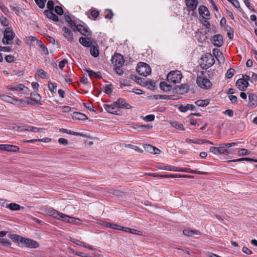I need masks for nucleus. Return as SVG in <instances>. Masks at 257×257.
Instances as JSON below:
<instances>
[{"instance_id":"nucleus-1","label":"nucleus","mask_w":257,"mask_h":257,"mask_svg":"<svg viewBox=\"0 0 257 257\" xmlns=\"http://www.w3.org/2000/svg\"><path fill=\"white\" fill-rule=\"evenodd\" d=\"M205 72L201 71L200 74H198L196 80V83L200 88L204 89H208L212 86L211 82L204 75Z\"/></svg>"},{"instance_id":"nucleus-2","label":"nucleus","mask_w":257,"mask_h":257,"mask_svg":"<svg viewBox=\"0 0 257 257\" xmlns=\"http://www.w3.org/2000/svg\"><path fill=\"white\" fill-rule=\"evenodd\" d=\"M239 142H233L231 143H224L219 145V154L228 155L232 154V152L229 148L235 146H237Z\"/></svg>"},{"instance_id":"nucleus-3","label":"nucleus","mask_w":257,"mask_h":257,"mask_svg":"<svg viewBox=\"0 0 257 257\" xmlns=\"http://www.w3.org/2000/svg\"><path fill=\"white\" fill-rule=\"evenodd\" d=\"M137 71L141 75L146 76L151 73V68L150 66L144 62H140L138 63Z\"/></svg>"},{"instance_id":"nucleus-4","label":"nucleus","mask_w":257,"mask_h":257,"mask_svg":"<svg viewBox=\"0 0 257 257\" xmlns=\"http://www.w3.org/2000/svg\"><path fill=\"white\" fill-rule=\"evenodd\" d=\"M182 75L180 71H171L167 75V80L169 82L177 83L180 82Z\"/></svg>"},{"instance_id":"nucleus-5","label":"nucleus","mask_w":257,"mask_h":257,"mask_svg":"<svg viewBox=\"0 0 257 257\" xmlns=\"http://www.w3.org/2000/svg\"><path fill=\"white\" fill-rule=\"evenodd\" d=\"M4 37L3 42L5 45H9L12 43L15 34L10 28H7L4 32Z\"/></svg>"},{"instance_id":"nucleus-6","label":"nucleus","mask_w":257,"mask_h":257,"mask_svg":"<svg viewBox=\"0 0 257 257\" xmlns=\"http://www.w3.org/2000/svg\"><path fill=\"white\" fill-rule=\"evenodd\" d=\"M111 62L114 66H122L124 63V58L120 54H115L111 58Z\"/></svg>"},{"instance_id":"nucleus-7","label":"nucleus","mask_w":257,"mask_h":257,"mask_svg":"<svg viewBox=\"0 0 257 257\" xmlns=\"http://www.w3.org/2000/svg\"><path fill=\"white\" fill-rule=\"evenodd\" d=\"M62 31L63 32V37H64L68 41H69L70 43L73 41V34L72 30L66 27H64L62 29Z\"/></svg>"},{"instance_id":"nucleus-8","label":"nucleus","mask_w":257,"mask_h":257,"mask_svg":"<svg viewBox=\"0 0 257 257\" xmlns=\"http://www.w3.org/2000/svg\"><path fill=\"white\" fill-rule=\"evenodd\" d=\"M39 246V244L37 241L31 239L25 238L24 240L23 243H22L21 245L22 247H28L33 248H38Z\"/></svg>"},{"instance_id":"nucleus-9","label":"nucleus","mask_w":257,"mask_h":257,"mask_svg":"<svg viewBox=\"0 0 257 257\" xmlns=\"http://www.w3.org/2000/svg\"><path fill=\"white\" fill-rule=\"evenodd\" d=\"M202 60L206 63L205 66L207 68L212 66L215 63V59L213 56L211 54L209 53H207L204 55L202 58Z\"/></svg>"},{"instance_id":"nucleus-10","label":"nucleus","mask_w":257,"mask_h":257,"mask_svg":"<svg viewBox=\"0 0 257 257\" xmlns=\"http://www.w3.org/2000/svg\"><path fill=\"white\" fill-rule=\"evenodd\" d=\"M8 89L12 91H23L24 93H27L29 91V88L22 84L9 86Z\"/></svg>"},{"instance_id":"nucleus-11","label":"nucleus","mask_w":257,"mask_h":257,"mask_svg":"<svg viewBox=\"0 0 257 257\" xmlns=\"http://www.w3.org/2000/svg\"><path fill=\"white\" fill-rule=\"evenodd\" d=\"M213 44L217 47H220L223 43V37L220 34H216L214 35L212 39Z\"/></svg>"},{"instance_id":"nucleus-12","label":"nucleus","mask_w":257,"mask_h":257,"mask_svg":"<svg viewBox=\"0 0 257 257\" xmlns=\"http://www.w3.org/2000/svg\"><path fill=\"white\" fill-rule=\"evenodd\" d=\"M212 53L215 57L217 60L219 64H223L225 61L224 57L222 52L217 48H214L213 49Z\"/></svg>"},{"instance_id":"nucleus-13","label":"nucleus","mask_w":257,"mask_h":257,"mask_svg":"<svg viewBox=\"0 0 257 257\" xmlns=\"http://www.w3.org/2000/svg\"><path fill=\"white\" fill-rule=\"evenodd\" d=\"M103 107L108 112L113 114H117L118 107L115 102L111 104H104Z\"/></svg>"},{"instance_id":"nucleus-14","label":"nucleus","mask_w":257,"mask_h":257,"mask_svg":"<svg viewBox=\"0 0 257 257\" xmlns=\"http://www.w3.org/2000/svg\"><path fill=\"white\" fill-rule=\"evenodd\" d=\"M75 29L84 36H88L90 35V31L89 28L82 25H77L75 27Z\"/></svg>"},{"instance_id":"nucleus-15","label":"nucleus","mask_w":257,"mask_h":257,"mask_svg":"<svg viewBox=\"0 0 257 257\" xmlns=\"http://www.w3.org/2000/svg\"><path fill=\"white\" fill-rule=\"evenodd\" d=\"M236 85L240 90L244 91L248 87L249 83L247 80L243 79H239L237 80Z\"/></svg>"},{"instance_id":"nucleus-16","label":"nucleus","mask_w":257,"mask_h":257,"mask_svg":"<svg viewBox=\"0 0 257 257\" xmlns=\"http://www.w3.org/2000/svg\"><path fill=\"white\" fill-rule=\"evenodd\" d=\"M199 13L202 17L206 19H208L210 14L209 12L206 7L201 6L198 9Z\"/></svg>"},{"instance_id":"nucleus-17","label":"nucleus","mask_w":257,"mask_h":257,"mask_svg":"<svg viewBox=\"0 0 257 257\" xmlns=\"http://www.w3.org/2000/svg\"><path fill=\"white\" fill-rule=\"evenodd\" d=\"M186 4L189 11H194L198 5L197 0H186Z\"/></svg>"},{"instance_id":"nucleus-18","label":"nucleus","mask_w":257,"mask_h":257,"mask_svg":"<svg viewBox=\"0 0 257 257\" xmlns=\"http://www.w3.org/2000/svg\"><path fill=\"white\" fill-rule=\"evenodd\" d=\"M249 106L254 107L257 105V95L254 93H250L248 96Z\"/></svg>"},{"instance_id":"nucleus-19","label":"nucleus","mask_w":257,"mask_h":257,"mask_svg":"<svg viewBox=\"0 0 257 257\" xmlns=\"http://www.w3.org/2000/svg\"><path fill=\"white\" fill-rule=\"evenodd\" d=\"M79 43L84 47H89L92 45V42L90 38L80 37L79 39Z\"/></svg>"},{"instance_id":"nucleus-20","label":"nucleus","mask_w":257,"mask_h":257,"mask_svg":"<svg viewBox=\"0 0 257 257\" xmlns=\"http://www.w3.org/2000/svg\"><path fill=\"white\" fill-rule=\"evenodd\" d=\"M178 108L180 111L185 112L188 110H195L196 106L191 104H187L186 105H180Z\"/></svg>"},{"instance_id":"nucleus-21","label":"nucleus","mask_w":257,"mask_h":257,"mask_svg":"<svg viewBox=\"0 0 257 257\" xmlns=\"http://www.w3.org/2000/svg\"><path fill=\"white\" fill-rule=\"evenodd\" d=\"M44 14L46 15L47 17L50 19L53 20L54 22H58L59 21V18L55 14L53 13V11H49V10H45L44 11Z\"/></svg>"},{"instance_id":"nucleus-22","label":"nucleus","mask_w":257,"mask_h":257,"mask_svg":"<svg viewBox=\"0 0 257 257\" xmlns=\"http://www.w3.org/2000/svg\"><path fill=\"white\" fill-rule=\"evenodd\" d=\"M19 150H20V148L17 146L5 144L4 151H7L8 152H16L19 151Z\"/></svg>"},{"instance_id":"nucleus-23","label":"nucleus","mask_w":257,"mask_h":257,"mask_svg":"<svg viewBox=\"0 0 257 257\" xmlns=\"http://www.w3.org/2000/svg\"><path fill=\"white\" fill-rule=\"evenodd\" d=\"M72 116L74 119L76 120H84L88 118L85 114L78 112L73 113Z\"/></svg>"},{"instance_id":"nucleus-24","label":"nucleus","mask_w":257,"mask_h":257,"mask_svg":"<svg viewBox=\"0 0 257 257\" xmlns=\"http://www.w3.org/2000/svg\"><path fill=\"white\" fill-rule=\"evenodd\" d=\"M65 19L67 22H68L70 26V27L72 29L73 31H76L75 27H76V24L75 21H73L71 19V17L69 15H65Z\"/></svg>"},{"instance_id":"nucleus-25","label":"nucleus","mask_w":257,"mask_h":257,"mask_svg":"<svg viewBox=\"0 0 257 257\" xmlns=\"http://www.w3.org/2000/svg\"><path fill=\"white\" fill-rule=\"evenodd\" d=\"M183 233L184 235L186 236H193L195 235H200L201 234V233L200 231L197 230H188V229H184L183 231Z\"/></svg>"},{"instance_id":"nucleus-26","label":"nucleus","mask_w":257,"mask_h":257,"mask_svg":"<svg viewBox=\"0 0 257 257\" xmlns=\"http://www.w3.org/2000/svg\"><path fill=\"white\" fill-rule=\"evenodd\" d=\"M3 98L4 100H5V101L14 104H15V102H20V103H22L23 102V100L14 98L11 96L8 95H4L3 96Z\"/></svg>"},{"instance_id":"nucleus-27","label":"nucleus","mask_w":257,"mask_h":257,"mask_svg":"<svg viewBox=\"0 0 257 257\" xmlns=\"http://www.w3.org/2000/svg\"><path fill=\"white\" fill-rule=\"evenodd\" d=\"M6 207L9 208L11 210H20L21 208L23 209L24 207L20 206L18 204L11 203L9 204H6Z\"/></svg>"},{"instance_id":"nucleus-28","label":"nucleus","mask_w":257,"mask_h":257,"mask_svg":"<svg viewBox=\"0 0 257 257\" xmlns=\"http://www.w3.org/2000/svg\"><path fill=\"white\" fill-rule=\"evenodd\" d=\"M160 87L161 90L165 92L169 91L172 89L171 85L168 84L165 81L161 82L160 83Z\"/></svg>"},{"instance_id":"nucleus-29","label":"nucleus","mask_w":257,"mask_h":257,"mask_svg":"<svg viewBox=\"0 0 257 257\" xmlns=\"http://www.w3.org/2000/svg\"><path fill=\"white\" fill-rule=\"evenodd\" d=\"M31 99L34 101L35 104H41V96L38 93H31Z\"/></svg>"},{"instance_id":"nucleus-30","label":"nucleus","mask_w":257,"mask_h":257,"mask_svg":"<svg viewBox=\"0 0 257 257\" xmlns=\"http://www.w3.org/2000/svg\"><path fill=\"white\" fill-rule=\"evenodd\" d=\"M195 103L198 106L205 107L209 104L210 101L209 99H199Z\"/></svg>"},{"instance_id":"nucleus-31","label":"nucleus","mask_w":257,"mask_h":257,"mask_svg":"<svg viewBox=\"0 0 257 257\" xmlns=\"http://www.w3.org/2000/svg\"><path fill=\"white\" fill-rule=\"evenodd\" d=\"M249 161V162H253L257 163V160L249 158H239L238 159L231 160L228 161L227 162L228 163L237 162H241V161Z\"/></svg>"},{"instance_id":"nucleus-32","label":"nucleus","mask_w":257,"mask_h":257,"mask_svg":"<svg viewBox=\"0 0 257 257\" xmlns=\"http://www.w3.org/2000/svg\"><path fill=\"white\" fill-rule=\"evenodd\" d=\"M160 178H181V177H189L192 178L193 177L190 176H186V175H182L180 174H169V175H164L160 176Z\"/></svg>"},{"instance_id":"nucleus-33","label":"nucleus","mask_w":257,"mask_h":257,"mask_svg":"<svg viewBox=\"0 0 257 257\" xmlns=\"http://www.w3.org/2000/svg\"><path fill=\"white\" fill-rule=\"evenodd\" d=\"M173 95H155L154 98L156 99H167V100H171V99H175L174 98H173Z\"/></svg>"},{"instance_id":"nucleus-34","label":"nucleus","mask_w":257,"mask_h":257,"mask_svg":"<svg viewBox=\"0 0 257 257\" xmlns=\"http://www.w3.org/2000/svg\"><path fill=\"white\" fill-rule=\"evenodd\" d=\"M49 215L53 216V217L59 219L60 216L61 214V212H58L57 210L52 209L48 212Z\"/></svg>"},{"instance_id":"nucleus-35","label":"nucleus","mask_w":257,"mask_h":257,"mask_svg":"<svg viewBox=\"0 0 257 257\" xmlns=\"http://www.w3.org/2000/svg\"><path fill=\"white\" fill-rule=\"evenodd\" d=\"M171 124L173 127L176 128L177 130L180 131L185 130L183 125L182 123H180L177 121H172V122H171Z\"/></svg>"},{"instance_id":"nucleus-36","label":"nucleus","mask_w":257,"mask_h":257,"mask_svg":"<svg viewBox=\"0 0 257 257\" xmlns=\"http://www.w3.org/2000/svg\"><path fill=\"white\" fill-rule=\"evenodd\" d=\"M90 54L94 57H97L99 55V51L97 47L95 46H90Z\"/></svg>"},{"instance_id":"nucleus-37","label":"nucleus","mask_w":257,"mask_h":257,"mask_svg":"<svg viewBox=\"0 0 257 257\" xmlns=\"http://www.w3.org/2000/svg\"><path fill=\"white\" fill-rule=\"evenodd\" d=\"M185 142L189 144H202L204 143V141L198 139H190L187 138L186 139Z\"/></svg>"},{"instance_id":"nucleus-38","label":"nucleus","mask_w":257,"mask_h":257,"mask_svg":"<svg viewBox=\"0 0 257 257\" xmlns=\"http://www.w3.org/2000/svg\"><path fill=\"white\" fill-rule=\"evenodd\" d=\"M185 172H187L191 174H201V175H207L208 173L205 172H201L197 170H193L190 169H186Z\"/></svg>"},{"instance_id":"nucleus-39","label":"nucleus","mask_w":257,"mask_h":257,"mask_svg":"<svg viewBox=\"0 0 257 257\" xmlns=\"http://www.w3.org/2000/svg\"><path fill=\"white\" fill-rule=\"evenodd\" d=\"M157 168L159 169L172 171L176 170L175 166H159L157 167Z\"/></svg>"},{"instance_id":"nucleus-40","label":"nucleus","mask_w":257,"mask_h":257,"mask_svg":"<svg viewBox=\"0 0 257 257\" xmlns=\"http://www.w3.org/2000/svg\"><path fill=\"white\" fill-rule=\"evenodd\" d=\"M13 239L14 241L19 242L21 243V246L22 244V243L24 242V240L25 238L17 234L13 235Z\"/></svg>"},{"instance_id":"nucleus-41","label":"nucleus","mask_w":257,"mask_h":257,"mask_svg":"<svg viewBox=\"0 0 257 257\" xmlns=\"http://www.w3.org/2000/svg\"><path fill=\"white\" fill-rule=\"evenodd\" d=\"M125 101H126L124 99L120 98L116 102H115V103H116L117 107L122 108Z\"/></svg>"},{"instance_id":"nucleus-42","label":"nucleus","mask_w":257,"mask_h":257,"mask_svg":"<svg viewBox=\"0 0 257 257\" xmlns=\"http://www.w3.org/2000/svg\"><path fill=\"white\" fill-rule=\"evenodd\" d=\"M49 90L52 92H55L56 91L57 84L56 83L50 82L48 84Z\"/></svg>"},{"instance_id":"nucleus-43","label":"nucleus","mask_w":257,"mask_h":257,"mask_svg":"<svg viewBox=\"0 0 257 257\" xmlns=\"http://www.w3.org/2000/svg\"><path fill=\"white\" fill-rule=\"evenodd\" d=\"M234 70L232 68H230L227 70L226 73V77L227 78H231L234 74Z\"/></svg>"},{"instance_id":"nucleus-44","label":"nucleus","mask_w":257,"mask_h":257,"mask_svg":"<svg viewBox=\"0 0 257 257\" xmlns=\"http://www.w3.org/2000/svg\"><path fill=\"white\" fill-rule=\"evenodd\" d=\"M250 153V152L245 149H240L238 151L239 156H245Z\"/></svg>"},{"instance_id":"nucleus-45","label":"nucleus","mask_w":257,"mask_h":257,"mask_svg":"<svg viewBox=\"0 0 257 257\" xmlns=\"http://www.w3.org/2000/svg\"><path fill=\"white\" fill-rule=\"evenodd\" d=\"M154 147H154L151 145L147 144L145 146L144 148H145V150L146 151H147L150 153L153 154Z\"/></svg>"},{"instance_id":"nucleus-46","label":"nucleus","mask_w":257,"mask_h":257,"mask_svg":"<svg viewBox=\"0 0 257 257\" xmlns=\"http://www.w3.org/2000/svg\"><path fill=\"white\" fill-rule=\"evenodd\" d=\"M38 75L43 79L47 78V73L43 69H39L38 70Z\"/></svg>"},{"instance_id":"nucleus-47","label":"nucleus","mask_w":257,"mask_h":257,"mask_svg":"<svg viewBox=\"0 0 257 257\" xmlns=\"http://www.w3.org/2000/svg\"><path fill=\"white\" fill-rule=\"evenodd\" d=\"M209 151L215 155H220L219 154V147H211L209 148Z\"/></svg>"},{"instance_id":"nucleus-48","label":"nucleus","mask_w":257,"mask_h":257,"mask_svg":"<svg viewBox=\"0 0 257 257\" xmlns=\"http://www.w3.org/2000/svg\"><path fill=\"white\" fill-rule=\"evenodd\" d=\"M27 131H30L33 132H38L40 131V128L38 127H34L33 126L27 125Z\"/></svg>"},{"instance_id":"nucleus-49","label":"nucleus","mask_w":257,"mask_h":257,"mask_svg":"<svg viewBox=\"0 0 257 257\" xmlns=\"http://www.w3.org/2000/svg\"><path fill=\"white\" fill-rule=\"evenodd\" d=\"M61 214V215L60 216L59 220H61L65 221L66 222H69V220L70 218L69 216H68L66 214H63L62 213H61V214Z\"/></svg>"},{"instance_id":"nucleus-50","label":"nucleus","mask_w":257,"mask_h":257,"mask_svg":"<svg viewBox=\"0 0 257 257\" xmlns=\"http://www.w3.org/2000/svg\"><path fill=\"white\" fill-rule=\"evenodd\" d=\"M70 241L79 246H84V245H85V243L83 242L73 238H71Z\"/></svg>"},{"instance_id":"nucleus-51","label":"nucleus","mask_w":257,"mask_h":257,"mask_svg":"<svg viewBox=\"0 0 257 257\" xmlns=\"http://www.w3.org/2000/svg\"><path fill=\"white\" fill-rule=\"evenodd\" d=\"M71 252L74 254L77 255L78 256L81 257H88V255L82 252H78L75 251L74 249H71Z\"/></svg>"},{"instance_id":"nucleus-52","label":"nucleus","mask_w":257,"mask_h":257,"mask_svg":"<svg viewBox=\"0 0 257 257\" xmlns=\"http://www.w3.org/2000/svg\"><path fill=\"white\" fill-rule=\"evenodd\" d=\"M111 85H106L104 87V92L107 94H110L112 92V90L110 87Z\"/></svg>"},{"instance_id":"nucleus-53","label":"nucleus","mask_w":257,"mask_h":257,"mask_svg":"<svg viewBox=\"0 0 257 257\" xmlns=\"http://www.w3.org/2000/svg\"><path fill=\"white\" fill-rule=\"evenodd\" d=\"M106 11L107 12V14L105 15L104 17L105 19L111 20L113 16V14L112 11L111 10H106Z\"/></svg>"},{"instance_id":"nucleus-54","label":"nucleus","mask_w":257,"mask_h":257,"mask_svg":"<svg viewBox=\"0 0 257 257\" xmlns=\"http://www.w3.org/2000/svg\"><path fill=\"white\" fill-rule=\"evenodd\" d=\"M54 10L55 12L59 15H62L63 14V10L60 6H56L54 8Z\"/></svg>"},{"instance_id":"nucleus-55","label":"nucleus","mask_w":257,"mask_h":257,"mask_svg":"<svg viewBox=\"0 0 257 257\" xmlns=\"http://www.w3.org/2000/svg\"><path fill=\"white\" fill-rule=\"evenodd\" d=\"M136 82L141 85H145L146 84V81L145 79L143 78L138 77V76L135 77Z\"/></svg>"},{"instance_id":"nucleus-56","label":"nucleus","mask_w":257,"mask_h":257,"mask_svg":"<svg viewBox=\"0 0 257 257\" xmlns=\"http://www.w3.org/2000/svg\"><path fill=\"white\" fill-rule=\"evenodd\" d=\"M155 117L154 114H150L146 116L144 119L147 122H150L153 121L155 119Z\"/></svg>"},{"instance_id":"nucleus-57","label":"nucleus","mask_w":257,"mask_h":257,"mask_svg":"<svg viewBox=\"0 0 257 257\" xmlns=\"http://www.w3.org/2000/svg\"><path fill=\"white\" fill-rule=\"evenodd\" d=\"M80 220L73 217H70L68 223H72V224H78V223L80 222Z\"/></svg>"},{"instance_id":"nucleus-58","label":"nucleus","mask_w":257,"mask_h":257,"mask_svg":"<svg viewBox=\"0 0 257 257\" xmlns=\"http://www.w3.org/2000/svg\"><path fill=\"white\" fill-rule=\"evenodd\" d=\"M16 131L19 132L27 131V125L23 126H16L14 127Z\"/></svg>"},{"instance_id":"nucleus-59","label":"nucleus","mask_w":257,"mask_h":257,"mask_svg":"<svg viewBox=\"0 0 257 257\" xmlns=\"http://www.w3.org/2000/svg\"><path fill=\"white\" fill-rule=\"evenodd\" d=\"M5 60L8 63H12L14 61L15 57L11 55H7L5 57Z\"/></svg>"},{"instance_id":"nucleus-60","label":"nucleus","mask_w":257,"mask_h":257,"mask_svg":"<svg viewBox=\"0 0 257 257\" xmlns=\"http://www.w3.org/2000/svg\"><path fill=\"white\" fill-rule=\"evenodd\" d=\"M54 4L53 1H49L47 3V8L49 10V11H53L54 10Z\"/></svg>"},{"instance_id":"nucleus-61","label":"nucleus","mask_w":257,"mask_h":257,"mask_svg":"<svg viewBox=\"0 0 257 257\" xmlns=\"http://www.w3.org/2000/svg\"><path fill=\"white\" fill-rule=\"evenodd\" d=\"M35 1L40 8L43 9L44 8L45 4L43 0H35Z\"/></svg>"},{"instance_id":"nucleus-62","label":"nucleus","mask_w":257,"mask_h":257,"mask_svg":"<svg viewBox=\"0 0 257 257\" xmlns=\"http://www.w3.org/2000/svg\"><path fill=\"white\" fill-rule=\"evenodd\" d=\"M231 3L236 8H240V4L237 0H227Z\"/></svg>"},{"instance_id":"nucleus-63","label":"nucleus","mask_w":257,"mask_h":257,"mask_svg":"<svg viewBox=\"0 0 257 257\" xmlns=\"http://www.w3.org/2000/svg\"><path fill=\"white\" fill-rule=\"evenodd\" d=\"M115 66V72L118 75H122L123 73V71L121 69L122 66Z\"/></svg>"},{"instance_id":"nucleus-64","label":"nucleus","mask_w":257,"mask_h":257,"mask_svg":"<svg viewBox=\"0 0 257 257\" xmlns=\"http://www.w3.org/2000/svg\"><path fill=\"white\" fill-rule=\"evenodd\" d=\"M0 243L6 246L11 245L10 241L5 238H0Z\"/></svg>"}]
</instances>
